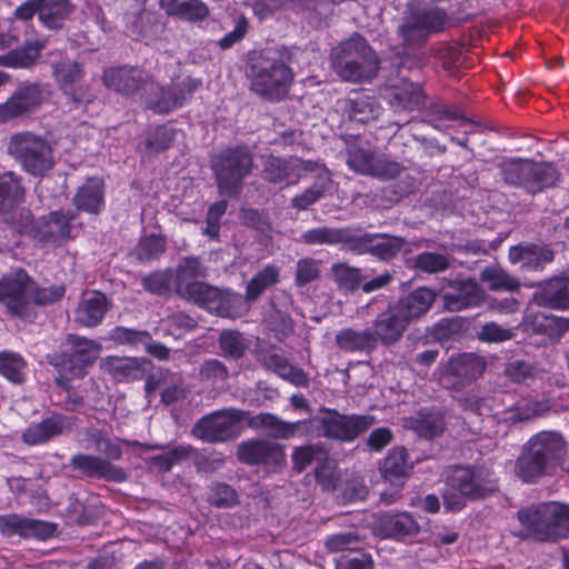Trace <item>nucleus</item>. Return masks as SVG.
I'll return each mask as SVG.
<instances>
[{"label": "nucleus", "instance_id": "nucleus-56", "mask_svg": "<svg viewBox=\"0 0 569 569\" xmlns=\"http://www.w3.org/2000/svg\"><path fill=\"white\" fill-rule=\"evenodd\" d=\"M248 341L243 335L234 330H223L219 336V347L226 358L238 360L248 349Z\"/></svg>", "mask_w": 569, "mask_h": 569}, {"label": "nucleus", "instance_id": "nucleus-54", "mask_svg": "<svg viewBox=\"0 0 569 569\" xmlns=\"http://www.w3.org/2000/svg\"><path fill=\"white\" fill-rule=\"evenodd\" d=\"M332 183L330 176L317 177L313 184L306 189L301 194L291 200V204L297 210H307L310 206L319 201L328 191Z\"/></svg>", "mask_w": 569, "mask_h": 569}, {"label": "nucleus", "instance_id": "nucleus-2", "mask_svg": "<svg viewBox=\"0 0 569 569\" xmlns=\"http://www.w3.org/2000/svg\"><path fill=\"white\" fill-rule=\"evenodd\" d=\"M521 529L517 537L555 543L569 539V505L557 501L531 505L517 511Z\"/></svg>", "mask_w": 569, "mask_h": 569}, {"label": "nucleus", "instance_id": "nucleus-21", "mask_svg": "<svg viewBox=\"0 0 569 569\" xmlns=\"http://www.w3.org/2000/svg\"><path fill=\"white\" fill-rule=\"evenodd\" d=\"M408 244L401 236L389 233H361L357 229L352 252L357 254L369 253L380 261L393 260Z\"/></svg>", "mask_w": 569, "mask_h": 569}, {"label": "nucleus", "instance_id": "nucleus-46", "mask_svg": "<svg viewBox=\"0 0 569 569\" xmlns=\"http://www.w3.org/2000/svg\"><path fill=\"white\" fill-rule=\"evenodd\" d=\"M73 203L77 210L89 213L100 212L104 203L102 184L94 180H89L78 189L73 197Z\"/></svg>", "mask_w": 569, "mask_h": 569}, {"label": "nucleus", "instance_id": "nucleus-35", "mask_svg": "<svg viewBox=\"0 0 569 569\" xmlns=\"http://www.w3.org/2000/svg\"><path fill=\"white\" fill-rule=\"evenodd\" d=\"M436 300V292L427 287H419L400 298L395 305L409 322L426 315Z\"/></svg>", "mask_w": 569, "mask_h": 569}, {"label": "nucleus", "instance_id": "nucleus-33", "mask_svg": "<svg viewBox=\"0 0 569 569\" xmlns=\"http://www.w3.org/2000/svg\"><path fill=\"white\" fill-rule=\"evenodd\" d=\"M106 311L107 296L100 291L87 292L74 310V321L86 327H96Z\"/></svg>", "mask_w": 569, "mask_h": 569}, {"label": "nucleus", "instance_id": "nucleus-19", "mask_svg": "<svg viewBox=\"0 0 569 569\" xmlns=\"http://www.w3.org/2000/svg\"><path fill=\"white\" fill-rule=\"evenodd\" d=\"M51 73L58 89L70 102L80 106L92 101L81 63L69 59L60 60L52 63Z\"/></svg>", "mask_w": 569, "mask_h": 569}, {"label": "nucleus", "instance_id": "nucleus-64", "mask_svg": "<svg viewBox=\"0 0 569 569\" xmlns=\"http://www.w3.org/2000/svg\"><path fill=\"white\" fill-rule=\"evenodd\" d=\"M459 395L452 396L453 400L457 402L458 407L463 411L471 412L477 416H481L485 412L489 411L488 399L485 397H480L473 391H468L465 393L458 392Z\"/></svg>", "mask_w": 569, "mask_h": 569}, {"label": "nucleus", "instance_id": "nucleus-63", "mask_svg": "<svg viewBox=\"0 0 569 569\" xmlns=\"http://www.w3.org/2000/svg\"><path fill=\"white\" fill-rule=\"evenodd\" d=\"M323 456H327V453L322 451L320 447L312 445L298 447L292 452L293 469L298 472H302L313 461L319 465V459Z\"/></svg>", "mask_w": 569, "mask_h": 569}, {"label": "nucleus", "instance_id": "nucleus-40", "mask_svg": "<svg viewBox=\"0 0 569 569\" xmlns=\"http://www.w3.org/2000/svg\"><path fill=\"white\" fill-rule=\"evenodd\" d=\"M269 305L270 311L264 318L266 326L269 330L274 332L279 341H282L295 331V321L289 312V306L292 305L291 298H288V303L278 306L276 303V296H273L270 298Z\"/></svg>", "mask_w": 569, "mask_h": 569}, {"label": "nucleus", "instance_id": "nucleus-31", "mask_svg": "<svg viewBox=\"0 0 569 569\" xmlns=\"http://www.w3.org/2000/svg\"><path fill=\"white\" fill-rule=\"evenodd\" d=\"M357 228L318 227L307 230L301 234L300 241L310 246H337L342 244L352 252Z\"/></svg>", "mask_w": 569, "mask_h": 569}, {"label": "nucleus", "instance_id": "nucleus-36", "mask_svg": "<svg viewBox=\"0 0 569 569\" xmlns=\"http://www.w3.org/2000/svg\"><path fill=\"white\" fill-rule=\"evenodd\" d=\"M340 109L349 120L367 123L378 117L379 110L371 97L361 92H352L339 102Z\"/></svg>", "mask_w": 569, "mask_h": 569}, {"label": "nucleus", "instance_id": "nucleus-1", "mask_svg": "<svg viewBox=\"0 0 569 569\" xmlns=\"http://www.w3.org/2000/svg\"><path fill=\"white\" fill-rule=\"evenodd\" d=\"M262 430L272 439H290L305 426V421L288 422L270 412L251 416L238 408L216 410L201 417L191 433L207 443H224L236 440L244 429Z\"/></svg>", "mask_w": 569, "mask_h": 569}, {"label": "nucleus", "instance_id": "nucleus-53", "mask_svg": "<svg viewBox=\"0 0 569 569\" xmlns=\"http://www.w3.org/2000/svg\"><path fill=\"white\" fill-rule=\"evenodd\" d=\"M109 373L118 381L138 380L144 375V369L137 358L109 357Z\"/></svg>", "mask_w": 569, "mask_h": 569}, {"label": "nucleus", "instance_id": "nucleus-14", "mask_svg": "<svg viewBox=\"0 0 569 569\" xmlns=\"http://www.w3.org/2000/svg\"><path fill=\"white\" fill-rule=\"evenodd\" d=\"M46 84L39 81L20 82L7 100L0 103V124L30 117L46 100Z\"/></svg>", "mask_w": 569, "mask_h": 569}, {"label": "nucleus", "instance_id": "nucleus-47", "mask_svg": "<svg viewBox=\"0 0 569 569\" xmlns=\"http://www.w3.org/2000/svg\"><path fill=\"white\" fill-rule=\"evenodd\" d=\"M27 361L24 358L11 350L0 351V376L8 382L19 386L26 381Z\"/></svg>", "mask_w": 569, "mask_h": 569}, {"label": "nucleus", "instance_id": "nucleus-28", "mask_svg": "<svg viewBox=\"0 0 569 569\" xmlns=\"http://www.w3.org/2000/svg\"><path fill=\"white\" fill-rule=\"evenodd\" d=\"M387 100L393 112H411L425 104L426 94L419 83L402 80L400 84L390 87Z\"/></svg>", "mask_w": 569, "mask_h": 569}, {"label": "nucleus", "instance_id": "nucleus-16", "mask_svg": "<svg viewBox=\"0 0 569 569\" xmlns=\"http://www.w3.org/2000/svg\"><path fill=\"white\" fill-rule=\"evenodd\" d=\"M30 280V276L22 268L0 278V305L9 316L21 320L32 318L28 297Z\"/></svg>", "mask_w": 569, "mask_h": 569}, {"label": "nucleus", "instance_id": "nucleus-18", "mask_svg": "<svg viewBox=\"0 0 569 569\" xmlns=\"http://www.w3.org/2000/svg\"><path fill=\"white\" fill-rule=\"evenodd\" d=\"M236 456L241 463L263 467L269 471H278L286 465L284 447L270 439L242 441L237 446Z\"/></svg>", "mask_w": 569, "mask_h": 569}, {"label": "nucleus", "instance_id": "nucleus-29", "mask_svg": "<svg viewBox=\"0 0 569 569\" xmlns=\"http://www.w3.org/2000/svg\"><path fill=\"white\" fill-rule=\"evenodd\" d=\"M512 263H519L523 270H542L555 259L553 250L547 244L520 243L509 250Z\"/></svg>", "mask_w": 569, "mask_h": 569}, {"label": "nucleus", "instance_id": "nucleus-45", "mask_svg": "<svg viewBox=\"0 0 569 569\" xmlns=\"http://www.w3.org/2000/svg\"><path fill=\"white\" fill-rule=\"evenodd\" d=\"M68 467L77 472L78 477L89 479L107 478V459L88 453H74Z\"/></svg>", "mask_w": 569, "mask_h": 569}, {"label": "nucleus", "instance_id": "nucleus-22", "mask_svg": "<svg viewBox=\"0 0 569 569\" xmlns=\"http://www.w3.org/2000/svg\"><path fill=\"white\" fill-rule=\"evenodd\" d=\"M0 532L4 537L19 536L23 539L34 538L44 541L54 537L57 525L10 513L0 516Z\"/></svg>", "mask_w": 569, "mask_h": 569}, {"label": "nucleus", "instance_id": "nucleus-5", "mask_svg": "<svg viewBox=\"0 0 569 569\" xmlns=\"http://www.w3.org/2000/svg\"><path fill=\"white\" fill-rule=\"evenodd\" d=\"M566 456V442L555 431H542L533 436L523 447L516 461V473L526 482H533L547 475Z\"/></svg>", "mask_w": 569, "mask_h": 569}, {"label": "nucleus", "instance_id": "nucleus-49", "mask_svg": "<svg viewBox=\"0 0 569 569\" xmlns=\"http://www.w3.org/2000/svg\"><path fill=\"white\" fill-rule=\"evenodd\" d=\"M317 483L323 491H335L342 478V472L337 460L327 456L319 459V465L313 470Z\"/></svg>", "mask_w": 569, "mask_h": 569}, {"label": "nucleus", "instance_id": "nucleus-10", "mask_svg": "<svg viewBox=\"0 0 569 569\" xmlns=\"http://www.w3.org/2000/svg\"><path fill=\"white\" fill-rule=\"evenodd\" d=\"M487 369V361L475 352L452 355L441 362L435 372L440 387L450 392H462L480 379Z\"/></svg>", "mask_w": 569, "mask_h": 569}, {"label": "nucleus", "instance_id": "nucleus-48", "mask_svg": "<svg viewBox=\"0 0 569 569\" xmlns=\"http://www.w3.org/2000/svg\"><path fill=\"white\" fill-rule=\"evenodd\" d=\"M410 428L425 439L440 436L445 430V418L441 412H421L409 421Z\"/></svg>", "mask_w": 569, "mask_h": 569}, {"label": "nucleus", "instance_id": "nucleus-11", "mask_svg": "<svg viewBox=\"0 0 569 569\" xmlns=\"http://www.w3.org/2000/svg\"><path fill=\"white\" fill-rule=\"evenodd\" d=\"M348 167L356 173L390 180L400 176L402 167L387 156L377 154L367 142L359 138L347 141Z\"/></svg>", "mask_w": 569, "mask_h": 569}, {"label": "nucleus", "instance_id": "nucleus-6", "mask_svg": "<svg viewBox=\"0 0 569 569\" xmlns=\"http://www.w3.org/2000/svg\"><path fill=\"white\" fill-rule=\"evenodd\" d=\"M442 499L446 509L461 510L467 500L485 499L498 489L490 473L485 469L455 467L447 476Z\"/></svg>", "mask_w": 569, "mask_h": 569}, {"label": "nucleus", "instance_id": "nucleus-39", "mask_svg": "<svg viewBox=\"0 0 569 569\" xmlns=\"http://www.w3.org/2000/svg\"><path fill=\"white\" fill-rule=\"evenodd\" d=\"M159 7L168 16L189 22L202 21L209 16L208 7L200 0H159Z\"/></svg>", "mask_w": 569, "mask_h": 569}, {"label": "nucleus", "instance_id": "nucleus-52", "mask_svg": "<svg viewBox=\"0 0 569 569\" xmlns=\"http://www.w3.org/2000/svg\"><path fill=\"white\" fill-rule=\"evenodd\" d=\"M331 273L339 289L348 292L357 291L365 279L359 268L349 266L347 262L333 263Z\"/></svg>", "mask_w": 569, "mask_h": 569}, {"label": "nucleus", "instance_id": "nucleus-59", "mask_svg": "<svg viewBox=\"0 0 569 569\" xmlns=\"http://www.w3.org/2000/svg\"><path fill=\"white\" fill-rule=\"evenodd\" d=\"M412 268L425 273H439L451 266L450 258L437 252H422L412 258Z\"/></svg>", "mask_w": 569, "mask_h": 569}, {"label": "nucleus", "instance_id": "nucleus-62", "mask_svg": "<svg viewBox=\"0 0 569 569\" xmlns=\"http://www.w3.org/2000/svg\"><path fill=\"white\" fill-rule=\"evenodd\" d=\"M80 378L81 377H71V375H63L62 371H57L54 383L58 388L66 392L63 406L67 410H77L84 403L83 397L79 395L72 386V380Z\"/></svg>", "mask_w": 569, "mask_h": 569}, {"label": "nucleus", "instance_id": "nucleus-30", "mask_svg": "<svg viewBox=\"0 0 569 569\" xmlns=\"http://www.w3.org/2000/svg\"><path fill=\"white\" fill-rule=\"evenodd\" d=\"M146 106L157 113H168L182 106V93L173 84L163 87L150 79L143 87Z\"/></svg>", "mask_w": 569, "mask_h": 569}, {"label": "nucleus", "instance_id": "nucleus-44", "mask_svg": "<svg viewBox=\"0 0 569 569\" xmlns=\"http://www.w3.org/2000/svg\"><path fill=\"white\" fill-rule=\"evenodd\" d=\"M71 9L69 0H40L39 20L46 28L58 30L63 27Z\"/></svg>", "mask_w": 569, "mask_h": 569}, {"label": "nucleus", "instance_id": "nucleus-61", "mask_svg": "<svg viewBox=\"0 0 569 569\" xmlns=\"http://www.w3.org/2000/svg\"><path fill=\"white\" fill-rule=\"evenodd\" d=\"M263 179L270 183H290L289 158L270 156L262 171Z\"/></svg>", "mask_w": 569, "mask_h": 569}, {"label": "nucleus", "instance_id": "nucleus-27", "mask_svg": "<svg viewBox=\"0 0 569 569\" xmlns=\"http://www.w3.org/2000/svg\"><path fill=\"white\" fill-rule=\"evenodd\" d=\"M413 462L403 446L392 448L379 463V472L383 480L396 487H402L410 478Z\"/></svg>", "mask_w": 569, "mask_h": 569}, {"label": "nucleus", "instance_id": "nucleus-60", "mask_svg": "<svg viewBox=\"0 0 569 569\" xmlns=\"http://www.w3.org/2000/svg\"><path fill=\"white\" fill-rule=\"evenodd\" d=\"M173 280V270L163 269L156 270L141 279L144 290L152 295L168 296L171 292V283Z\"/></svg>", "mask_w": 569, "mask_h": 569}, {"label": "nucleus", "instance_id": "nucleus-24", "mask_svg": "<svg viewBox=\"0 0 569 569\" xmlns=\"http://www.w3.org/2000/svg\"><path fill=\"white\" fill-rule=\"evenodd\" d=\"M76 210L51 211L38 219L36 240L42 244L56 243L71 238V222L76 220Z\"/></svg>", "mask_w": 569, "mask_h": 569}, {"label": "nucleus", "instance_id": "nucleus-43", "mask_svg": "<svg viewBox=\"0 0 569 569\" xmlns=\"http://www.w3.org/2000/svg\"><path fill=\"white\" fill-rule=\"evenodd\" d=\"M22 178L12 171L0 176V213L24 201Z\"/></svg>", "mask_w": 569, "mask_h": 569}, {"label": "nucleus", "instance_id": "nucleus-51", "mask_svg": "<svg viewBox=\"0 0 569 569\" xmlns=\"http://www.w3.org/2000/svg\"><path fill=\"white\" fill-rule=\"evenodd\" d=\"M166 238L158 234H149L140 239L132 251V256L141 263L159 259L166 251Z\"/></svg>", "mask_w": 569, "mask_h": 569}, {"label": "nucleus", "instance_id": "nucleus-9", "mask_svg": "<svg viewBox=\"0 0 569 569\" xmlns=\"http://www.w3.org/2000/svg\"><path fill=\"white\" fill-rule=\"evenodd\" d=\"M499 168L506 183L523 188L531 194L552 187L559 179L558 170L550 162L512 158L502 161Z\"/></svg>", "mask_w": 569, "mask_h": 569}, {"label": "nucleus", "instance_id": "nucleus-26", "mask_svg": "<svg viewBox=\"0 0 569 569\" xmlns=\"http://www.w3.org/2000/svg\"><path fill=\"white\" fill-rule=\"evenodd\" d=\"M409 323L399 308L392 303L377 317L371 328L377 343L380 341L385 346H391L400 340Z\"/></svg>", "mask_w": 569, "mask_h": 569}, {"label": "nucleus", "instance_id": "nucleus-4", "mask_svg": "<svg viewBox=\"0 0 569 569\" xmlns=\"http://www.w3.org/2000/svg\"><path fill=\"white\" fill-rule=\"evenodd\" d=\"M331 68L342 80L352 83L370 81L377 77L380 59L365 37L353 33L330 52Z\"/></svg>", "mask_w": 569, "mask_h": 569}, {"label": "nucleus", "instance_id": "nucleus-25", "mask_svg": "<svg viewBox=\"0 0 569 569\" xmlns=\"http://www.w3.org/2000/svg\"><path fill=\"white\" fill-rule=\"evenodd\" d=\"M373 532L381 538L415 537L420 532L417 520L408 512L380 513L375 516Z\"/></svg>", "mask_w": 569, "mask_h": 569}, {"label": "nucleus", "instance_id": "nucleus-8", "mask_svg": "<svg viewBox=\"0 0 569 569\" xmlns=\"http://www.w3.org/2000/svg\"><path fill=\"white\" fill-rule=\"evenodd\" d=\"M8 153L33 177H42L54 166L53 149L49 141L31 131L11 134L7 144Z\"/></svg>", "mask_w": 569, "mask_h": 569}, {"label": "nucleus", "instance_id": "nucleus-20", "mask_svg": "<svg viewBox=\"0 0 569 569\" xmlns=\"http://www.w3.org/2000/svg\"><path fill=\"white\" fill-rule=\"evenodd\" d=\"M447 23L446 13L438 8L416 11L406 17L398 32L408 46L423 43L431 32L442 31Z\"/></svg>", "mask_w": 569, "mask_h": 569}, {"label": "nucleus", "instance_id": "nucleus-32", "mask_svg": "<svg viewBox=\"0 0 569 569\" xmlns=\"http://www.w3.org/2000/svg\"><path fill=\"white\" fill-rule=\"evenodd\" d=\"M533 299L541 307L569 310V278L549 279L535 292Z\"/></svg>", "mask_w": 569, "mask_h": 569}, {"label": "nucleus", "instance_id": "nucleus-12", "mask_svg": "<svg viewBox=\"0 0 569 569\" xmlns=\"http://www.w3.org/2000/svg\"><path fill=\"white\" fill-rule=\"evenodd\" d=\"M66 345L68 348L62 352L48 356L49 363L63 375L84 377L86 367L96 361L100 346L93 340L72 333L68 335Z\"/></svg>", "mask_w": 569, "mask_h": 569}, {"label": "nucleus", "instance_id": "nucleus-23", "mask_svg": "<svg viewBox=\"0 0 569 569\" xmlns=\"http://www.w3.org/2000/svg\"><path fill=\"white\" fill-rule=\"evenodd\" d=\"M442 300L447 310L457 312L479 306L483 300V290L471 278L451 280L445 288Z\"/></svg>", "mask_w": 569, "mask_h": 569}, {"label": "nucleus", "instance_id": "nucleus-37", "mask_svg": "<svg viewBox=\"0 0 569 569\" xmlns=\"http://www.w3.org/2000/svg\"><path fill=\"white\" fill-rule=\"evenodd\" d=\"M43 44L40 41H26L17 47L0 54V67L10 69H30L39 60Z\"/></svg>", "mask_w": 569, "mask_h": 569}, {"label": "nucleus", "instance_id": "nucleus-3", "mask_svg": "<svg viewBox=\"0 0 569 569\" xmlns=\"http://www.w3.org/2000/svg\"><path fill=\"white\" fill-rule=\"evenodd\" d=\"M250 89L259 97L278 101L289 91L293 74L283 53L276 48L253 52L249 59Z\"/></svg>", "mask_w": 569, "mask_h": 569}, {"label": "nucleus", "instance_id": "nucleus-38", "mask_svg": "<svg viewBox=\"0 0 569 569\" xmlns=\"http://www.w3.org/2000/svg\"><path fill=\"white\" fill-rule=\"evenodd\" d=\"M207 276V268L201 259L194 256L183 257L179 260L174 270V292L180 296L186 292L187 288H191L193 283L199 282L197 279Z\"/></svg>", "mask_w": 569, "mask_h": 569}, {"label": "nucleus", "instance_id": "nucleus-13", "mask_svg": "<svg viewBox=\"0 0 569 569\" xmlns=\"http://www.w3.org/2000/svg\"><path fill=\"white\" fill-rule=\"evenodd\" d=\"M327 415L321 418H313L323 430V436L330 439H336L345 442L355 440L361 433L367 431L375 425L376 419L371 415H341L336 410L322 409ZM305 426L296 433H307V426L311 422L303 420Z\"/></svg>", "mask_w": 569, "mask_h": 569}, {"label": "nucleus", "instance_id": "nucleus-58", "mask_svg": "<svg viewBox=\"0 0 569 569\" xmlns=\"http://www.w3.org/2000/svg\"><path fill=\"white\" fill-rule=\"evenodd\" d=\"M6 223L12 231L36 239L38 220L34 219L30 209L21 208L12 211L6 218Z\"/></svg>", "mask_w": 569, "mask_h": 569}, {"label": "nucleus", "instance_id": "nucleus-50", "mask_svg": "<svg viewBox=\"0 0 569 569\" xmlns=\"http://www.w3.org/2000/svg\"><path fill=\"white\" fill-rule=\"evenodd\" d=\"M480 280L492 291L515 292L520 288L519 280L499 267H487L480 272Z\"/></svg>", "mask_w": 569, "mask_h": 569}, {"label": "nucleus", "instance_id": "nucleus-55", "mask_svg": "<svg viewBox=\"0 0 569 569\" xmlns=\"http://www.w3.org/2000/svg\"><path fill=\"white\" fill-rule=\"evenodd\" d=\"M536 332L550 338H558L569 330V319L553 315L537 313L532 319Z\"/></svg>", "mask_w": 569, "mask_h": 569}, {"label": "nucleus", "instance_id": "nucleus-42", "mask_svg": "<svg viewBox=\"0 0 569 569\" xmlns=\"http://www.w3.org/2000/svg\"><path fill=\"white\" fill-rule=\"evenodd\" d=\"M149 74L136 68H119L109 74V88L126 94L141 90L150 81Z\"/></svg>", "mask_w": 569, "mask_h": 569}, {"label": "nucleus", "instance_id": "nucleus-15", "mask_svg": "<svg viewBox=\"0 0 569 569\" xmlns=\"http://www.w3.org/2000/svg\"><path fill=\"white\" fill-rule=\"evenodd\" d=\"M179 297L192 301L220 317L236 318L240 316L239 309L242 305L240 295L222 291L202 281L193 283Z\"/></svg>", "mask_w": 569, "mask_h": 569}, {"label": "nucleus", "instance_id": "nucleus-41", "mask_svg": "<svg viewBox=\"0 0 569 569\" xmlns=\"http://www.w3.org/2000/svg\"><path fill=\"white\" fill-rule=\"evenodd\" d=\"M280 282V268L276 264H267L256 272L248 281L244 296L241 297L248 303L256 302L270 288Z\"/></svg>", "mask_w": 569, "mask_h": 569}, {"label": "nucleus", "instance_id": "nucleus-7", "mask_svg": "<svg viewBox=\"0 0 569 569\" xmlns=\"http://www.w3.org/2000/svg\"><path fill=\"white\" fill-rule=\"evenodd\" d=\"M211 169L220 194L238 198L253 169V154L247 146L224 149L212 159Z\"/></svg>", "mask_w": 569, "mask_h": 569}, {"label": "nucleus", "instance_id": "nucleus-17", "mask_svg": "<svg viewBox=\"0 0 569 569\" xmlns=\"http://www.w3.org/2000/svg\"><path fill=\"white\" fill-rule=\"evenodd\" d=\"M79 419L57 410L47 411L40 421L29 425L21 435L28 446L46 445L54 439L72 432Z\"/></svg>", "mask_w": 569, "mask_h": 569}, {"label": "nucleus", "instance_id": "nucleus-34", "mask_svg": "<svg viewBox=\"0 0 569 569\" xmlns=\"http://www.w3.org/2000/svg\"><path fill=\"white\" fill-rule=\"evenodd\" d=\"M376 336L372 328L368 327L361 331L346 328L337 332L335 342L345 352L371 353L377 349Z\"/></svg>", "mask_w": 569, "mask_h": 569}, {"label": "nucleus", "instance_id": "nucleus-57", "mask_svg": "<svg viewBox=\"0 0 569 569\" xmlns=\"http://www.w3.org/2000/svg\"><path fill=\"white\" fill-rule=\"evenodd\" d=\"M289 171H290V183L296 184L298 181L306 177L308 173L315 174V180L317 177H327L330 176V172L325 167L323 163L312 160H303L298 157L289 158Z\"/></svg>", "mask_w": 569, "mask_h": 569}]
</instances>
